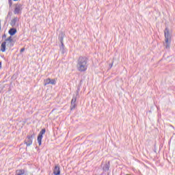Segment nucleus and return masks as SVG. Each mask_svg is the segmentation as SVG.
<instances>
[{
    "label": "nucleus",
    "instance_id": "f257e3e1",
    "mask_svg": "<svg viewBox=\"0 0 175 175\" xmlns=\"http://www.w3.org/2000/svg\"><path fill=\"white\" fill-rule=\"evenodd\" d=\"M88 68V59L87 57L80 56L77 61V68L79 72H85Z\"/></svg>",
    "mask_w": 175,
    "mask_h": 175
},
{
    "label": "nucleus",
    "instance_id": "f03ea898",
    "mask_svg": "<svg viewBox=\"0 0 175 175\" xmlns=\"http://www.w3.org/2000/svg\"><path fill=\"white\" fill-rule=\"evenodd\" d=\"M165 41L163 46L168 50L170 49V43H172V31L168 28H165L164 31Z\"/></svg>",
    "mask_w": 175,
    "mask_h": 175
},
{
    "label": "nucleus",
    "instance_id": "7ed1b4c3",
    "mask_svg": "<svg viewBox=\"0 0 175 175\" xmlns=\"http://www.w3.org/2000/svg\"><path fill=\"white\" fill-rule=\"evenodd\" d=\"M35 137V133H31L29 135L27 136L26 139H25V144L29 147L32 144V142L33 138Z\"/></svg>",
    "mask_w": 175,
    "mask_h": 175
},
{
    "label": "nucleus",
    "instance_id": "20e7f679",
    "mask_svg": "<svg viewBox=\"0 0 175 175\" xmlns=\"http://www.w3.org/2000/svg\"><path fill=\"white\" fill-rule=\"evenodd\" d=\"M46 133V129H42L38 134L37 140L39 146H42V139H43V135Z\"/></svg>",
    "mask_w": 175,
    "mask_h": 175
},
{
    "label": "nucleus",
    "instance_id": "39448f33",
    "mask_svg": "<svg viewBox=\"0 0 175 175\" xmlns=\"http://www.w3.org/2000/svg\"><path fill=\"white\" fill-rule=\"evenodd\" d=\"M5 43H7L8 46L10 47H13L14 46V41L12 38V36H10L5 40Z\"/></svg>",
    "mask_w": 175,
    "mask_h": 175
},
{
    "label": "nucleus",
    "instance_id": "423d86ee",
    "mask_svg": "<svg viewBox=\"0 0 175 175\" xmlns=\"http://www.w3.org/2000/svg\"><path fill=\"white\" fill-rule=\"evenodd\" d=\"M22 7L23 5L21 4H16L14 11V14H19L20 12H21Z\"/></svg>",
    "mask_w": 175,
    "mask_h": 175
},
{
    "label": "nucleus",
    "instance_id": "0eeeda50",
    "mask_svg": "<svg viewBox=\"0 0 175 175\" xmlns=\"http://www.w3.org/2000/svg\"><path fill=\"white\" fill-rule=\"evenodd\" d=\"M76 100H77L76 96H73L71 100L70 110H75L76 107Z\"/></svg>",
    "mask_w": 175,
    "mask_h": 175
},
{
    "label": "nucleus",
    "instance_id": "6e6552de",
    "mask_svg": "<svg viewBox=\"0 0 175 175\" xmlns=\"http://www.w3.org/2000/svg\"><path fill=\"white\" fill-rule=\"evenodd\" d=\"M53 174L54 175H61V170H59V165H56L53 170Z\"/></svg>",
    "mask_w": 175,
    "mask_h": 175
},
{
    "label": "nucleus",
    "instance_id": "1a4fd4ad",
    "mask_svg": "<svg viewBox=\"0 0 175 175\" xmlns=\"http://www.w3.org/2000/svg\"><path fill=\"white\" fill-rule=\"evenodd\" d=\"M64 38H65V34L64 33H61L59 34V40L62 46H64Z\"/></svg>",
    "mask_w": 175,
    "mask_h": 175
},
{
    "label": "nucleus",
    "instance_id": "9d476101",
    "mask_svg": "<svg viewBox=\"0 0 175 175\" xmlns=\"http://www.w3.org/2000/svg\"><path fill=\"white\" fill-rule=\"evenodd\" d=\"M1 51L5 53L6 51V42H3L1 45Z\"/></svg>",
    "mask_w": 175,
    "mask_h": 175
},
{
    "label": "nucleus",
    "instance_id": "9b49d317",
    "mask_svg": "<svg viewBox=\"0 0 175 175\" xmlns=\"http://www.w3.org/2000/svg\"><path fill=\"white\" fill-rule=\"evenodd\" d=\"M17 32V29H14V28H11L9 31H8V33H10V35L11 36H13V35H16Z\"/></svg>",
    "mask_w": 175,
    "mask_h": 175
},
{
    "label": "nucleus",
    "instance_id": "f8f14e48",
    "mask_svg": "<svg viewBox=\"0 0 175 175\" xmlns=\"http://www.w3.org/2000/svg\"><path fill=\"white\" fill-rule=\"evenodd\" d=\"M15 175H25V171L24 170H16Z\"/></svg>",
    "mask_w": 175,
    "mask_h": 175
},
{
    "label": "nucleus",
    "instance_id": "ddd939ff",
    "mask_svg": "<svg viewBox=\"0 0 175 175\" xmlns=\"http://www.w3.org/2000/svg\"><path fill=\"white\" fill-rule=\"evenodd\" d=\"M17 20H18V18H14V19H12V21H11V25H12V27H15L16 26V23H17Z\"/></svg>",
    "mask_w": 175,
    "mask_h": 175
},
{
    "label": "nucleus",
    "instance_id": "4468645a",
    "mask_svg": "<svg viewBox=\"0 0 175 175\" xmlns=\"http://www.w3.org/2000/svg\"><path fill=\"white\" fill-rule=\"evenodd\" d=\"M65 51H66V50H65V45H61L60 46V52L62 53V54H65Z\"/></svg>",
    "mask_w": 175,
    "mask_h": 175
},
{
    "label": "nucleus",
    "instance_id": "2eb2a0df",
    "mask_svg": "<svg viewBox=\"0 0 175 175\" xmlns=\"http://www.w3.org/2000/svg\"><path fill=\"white\" fill-rule=\"evenodd\" d=\"M44 81V85H47L49 84H51V79L50 78L45 79Z\"/></svg>",
    "mask_w": 175,
    "mask_h": 175
},
{
    "label": "nucleus",
    "instance_id": "dca6fc26",
    "mask_svg": "<svg viewBox=\"0 0 175 175\" xmlns=\"http://www.w3.org/2000/svg\"><path fill=\"white\" fill-rule=\"evenodd\" d=\"M109 167H110V166L109 165V164L106 163L103 167L104 172H107V170H109Z\"/></svg>",
    "mask_w": 175,
    "mask_h": 175
},
{
    "label": "nucleus",
    "instance_id": "f3484780",
    "mask_svg": "<svg viewBox=\"0 0 175 175\" xmlns=\"http://www.w3.org/2000/svg\"><path fill=\"white\" fill-rule=\"evenodd\" d=\"M56 83H57V81H55V79H51V84L52 85H55Z\"/></svg>",
    "mask_w": 175,
    "mask_h": 175
},
{
    "label": "nucleus",
    "instance_id": "a211bd4d",
    "mask_svg": "<svg viewBox=\"0 0 175 175\" xmlns=\"http://www.w3.org/2000/svg\"><path fill=\"white\" fill-rule=\"evenodd\" d=\"M23 51H25V48H22L21 49V53H23Z\"/></svg>",
    "mask_w": 175,
    "mask_h": 175
},
{
    "label": "nucleus",
    "instance_id": "6ab92c4d",
    "mask_svg": "<svg viewBox=\"0 0 175 175\" xmlns=\"http://www.w3.org/2000/svg\"><path fill=\"white\" fill-rule=\"evenodd\" d=\"M2 68V62H0V69Z\"/></svg>",
    "mask_w": 175,
    "mask_h": 175
},
{
    "label": "nucleus",
    "instance_id": "aec40b11",
    "mask_svg": "<svg viewBox=\"0 0 175 175\" xmlns=\"http://www.w3.org/2000/svg\"><path fill=\"white\" fill-rule=\"evenodd\" d=\"M113 67V64H111V65H110V68H112Z\"/></svg>",
    "mask_w": 175,
    "mask_h": 175
},
{
    "label": "nucleus",
    "instance_id": "412c9836",
    "mask_svg": "<svg viewBox=\"0 0 175 175\" xmlns=\"http://www.w3.org/2000/svg\"><path fill=\"white\" fill-rule=\"evenodd\" d=\"M13 1H18V0H13Z\"/></svg>",
    "mask_w": 175,
    "mask_h": 175
}]
</instances>
